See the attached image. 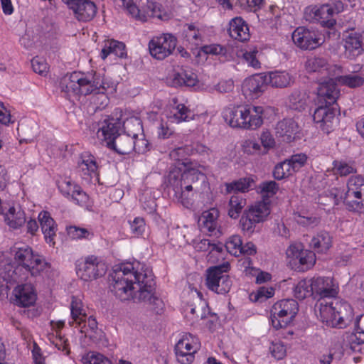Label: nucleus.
<instances>
[{
    "instance_id": "nucleus-60",
    "label": "nucleus",
    "mask_w": 364,
    "mask_h": 364,
    "mask_svg": "<svg viewBox=\"0 0 364 364\" xmlns=\"http://www.w3.org/2000/svg\"><path fill=\"white\" fill-rule=\"evenodd\" d=\"M274 294V288L269 287H261L257 289V291L255 294L254 300L255 301L262 302L264 301H266L267 299L273 296Z\"/></svg>"
},
{
    "instance_id": "nucleus-33",
    "label": "nucleus",
    "mask_w": 364,
    "mask_h": 364,
    "mask_svg": "<svg viewBox=\"0 0 364 364\" xmlns=\"http://www.w3.org/2000/svg\"><path fill=\"white\" fill-rule=\"evenodd\" d=\"M267 85L273 87L284 88L290 86L294 81L293 76L287 71H272L265 73Z\"/></svg>"
},
{
    "instance_id": "nucleus-9",
    "label": "nucleus",
    "mask_w": 364,
    "mask_h": 364,
    "mask_svg": "<svg viewBox=\"0 0 364 364\" xmlns=\"http://www.w3.org/2000/svg\"><path fill=\"white\" fill-rule=\"evenodd\" d=\"M269 214V203L257 202L245 210L240 220V225L243 232L252 234L255 231L257 224L264 222Z\"/></svg>"
},
{
    "instance_id": "nucleus-24",
    "label": "nucleus",
    "mask_w": 364,
    "mask_h": 364,
    "mask_svg": "<svg viewBox=\"0 0 364 364\" xmlns=\"http://www.w3.org/2000/svg\"><path fill=\"white\" fill-rule=\"evenodd\" d=\"M38 218L46 242L50 246H54L55 244L56 232L58 230L57 224L48 211H41L38 214Z\"/></svg>"
},
{
    "instance_id": "nucleus-40",
    "label": "nucleus",
    "mask_w": 364,
    "mask_h": 364,
    "mask_svg": "<svg viewBox=\"0 0 364 364\" xmlns=\"http://www.w3.org/2000/svg\"><path fill=\"white\" fill-rule=\"evenodd\" d=\"M274 306H275L276 310L279 309V312L286 311L287 314V318H284L286 322H291L299 310L298 303L294 299L281 300L275 303Z\"/></svg>"
},
{
    "instance_id": "nucleus-11",
    "label": "nucleus",
    "mask_w": 364,
    "mask_h": 364,
    "mask_svg": "<svg viewBox=\"0 0 364 364\" xmlns=\"http://www.w3.org/2000/svg\"><path fill=\"white\" fill-rule=\"evenodd\" d=\"M107 272V267L99 258L91 255L76 264V272L84 281L95 279L103 276Z\"/></svg>"
},
{
    "instance_id": "nucleus-48",
    "label": "nucleus",
    "mask_w": 364,
    "mask_h": 364,
    "mask_svg": "<svg viewBox=\"0 0 364 364\" xmlns=\"http://www.w3.org/2000/svg\"><path fill=\"white\" fill-rule=\"evenodd\" d=\"M253 182L254 181L250 178H240L237 181L226 183V192L230 193L232 191H240L242 193L248 191Z\"/></svg>"
},
{
    "instance_id": "nucleus-6",
    "label": "nucleus",
    "mask_w": 364,
    "mask_h": 364,
    "mask_svg": "<svg viewBox=\"0 0 364 364\" xmlns=\"http://www.w3.org/2000/svg\"><path fill=\"white\" fill-rule=\"evenodd\" d=\"M346 186L345 193L338 188L330 191L335 204L338 205L342 201L349 211L359 212L364 209V177L361 175L350 176Z\"/></svg>"
},
{
    "instance_id": "nucleus-12",
    "label": "nucleus",
    "mask_w": 364,
    "mask_h": 364,
    "mask_svg": "<svg viewBox=\"0 0 364 364\" xmlns=\"http://www.w3.org/2000/svg\"><path fill=\"white\" fill-rule=\"evenodd\" d=\"M177 43L176 38L170 33L154 37L149 43L151 55L157 60H164L174 50Z\"/></svg>"
},
{
    "instance_id": "nucleus-50",
    "label": "nucleus",
    "mask_w": 364,
    "mask_h": 364,
    "mask_svg": "<svg viewBox=\"0 0 364 364\" xmlns=\"http://www.w3.org/2000/svg\"><path fill=\"white\" fill-rule=\"evenodd\" d=\"M279 309H275V306L273 305L271 309V321L272 326L276 328H282L286 327L290 322H286L284 318H287V314L286 311H281L279 312Z\"/></svg>"
},
{
    "instance_id": "nucleus-43",
    "label": "nucleus",
    "mask_w": 364,
    "mask_h": 364,
    "mask_svg": "<svg viewBox=\"0 0 364 364\" xmlns=\"http://www.w3.org/2000/svg\"><path fill=\"white\" fill-rule=\"evenodd\" d=\"M336 81L350 88H356L364 84V77L355 73L345 75H338L336 73Z\"/></svg>"
},
{
    "instance_id": "nucleus-35",
    "label": "nucleus",
    "mask_w": 364,
    "mask_h": 364,
    "mask_svg": "<svg viewBox=\"0 0 364 364\" xmlns=\"http://www.w3.org/2000/svg\"><path fill=\"white\" fill-rule=\"evenodd\" d=\"M184 172L182 173L180 169L174 168L171 170L166 177V186L171 188L174 192L176 197L181 196L183 194V184L184 179Z\"/></svg>"
},
{
    "instance_id": "nucleus-47",
    "label": "nucleus",
    "mask_w": 364,
    "mask_h": 364,
    "mask_svg": "<svg viewBox=\"0 0 364 364\" xmlns=\"http://www.w3.org/2000/svg\"><path fill=\"white\" fill-rule=\"evenodd\" d=\"M82 323L83 326L81 327L80 332L85 333V336L95 339L101 333L98 331L97 322L94 316H90L87 318L85 317V321H82Z\"/></svg>"
},
{
    "instance_id": "nucleus-3",
    "label": "nucleus",
    "mask_w": 364,
    "mask_h": 364,
    "mask_svg": "<svg viewBox=\"0 0 364 364\" xmlns=\"http://www.w3.org/2000/svg\"><path fill=\"white\" fill-rule=\"evenodd\" d=\"M315 312L317 317L326 326L343 328L353 318V310L350 305L343 300L335 298L329 302L326 300H318Z\"/></svg>"
},
{
    "instance_id": "nucleus-55",
    "label": "nucleus",
    "mask_w": 364,
    "mask_h": 364,
    "mask_svg": "<svg viewBox=\"0 0 364 364\" xmlns=\"http://www.w3.org/2000/svg\"><path fill=\"white\" fill-rule=\"evenodd\" d=\"M289 101L290 108L294 110L301 111L306 105L304 95L299 91L292 92L289 97Z\"/></svg>"
},
{
    "instance_id": "nucleus-17",
    "label": "nucleus",
    "mask_w": 364,
    "mask_h": 364,
    "mask_svg": "<svg viewBox=\"0 0 364 364\" xmlns=\"http://www.w3.org/2000/svg\"><path fill=\"white\" fill-rule=\"evenodd\" d=\"M328 80L320 83L317 91L318 105H338L337 99L339 96V90L337 88L336 75L328 76Z\"/></svg>"
},
{
    "instance_id": "nucleus-13",
    "label": "nucleus",
    "mask_w": 364,
    "mask_h": 364,
    "mask_svg": "<svg viewBox=\"0 0 364 364\" xmlns=\"http://www.w3.org/2000/svg\"><path fill=\"white\" fill-rule=\"evenodd\" d=\"M199 348L196 338L191 334H186L175 346V353L178 363L191 364L193 362L194 354Z\"/></svg>"
},
{
    "instance_id": "nucleus-44",
    "label": "nucleus",
    "mask_w": 364,
    "mask_h": 364,
    "mask_svg": "<svg viewBox=\"0 0 364 364\" xmlns=\"http://www.w3.org/2000/svg\"><path fill=\"white\" fill-rule=\"evenodd\" d=\"M294 296L300 300L314 294L312 278L299 281L294 289Z\"/></svg>"
},
{
    "instance_id": "nucleus-51",
    "label": "nucleus",
    "mask_w": 364,
    "mask_h": 364,
    "mask_svg": "<svg viewBox=\"0 0 364 364\" xmlns=\"http://www.w3.org/2000/svg\"><path fill=\"white\" fill-rule=\"evenodd\" d=\"M294 173L289 163L286 159L274 166L273 176L277 180H282L292 175Z\"/></svg>"
},
{
    "instance_id": "nucleus-64",
    "label": "nucleus",
    "mask_w": 364,
    "mask_h": 364,
    "mask_svg": "<svg viewBox=\"0 0 364 364\" xmlns=\"http://www.w3.org/2000/svg\"><path fill=\"white\" fill-rule=\"evenodd\" d=\"M31 66L33 71L40 75L46 73L48 71V64L40 58H33L31 60Z\"/></svg>"
},
{
    "instance_id": "nucleus-18",
    "label": "nucleus",
    "mask_w": 364,
    "mask_h": 364,
    "mask_svg": "<svg viewBox=\"0 0 364 364\" xmlns=\"http://www.w3.org/2000/svg\"><path fill=\"white\" fill-rule=\"evenodd\" d=\"M313 292L320 296L319 300L336 298L338 285L333 278L317 277L312 278Z\"/></svg>"
},
{
    "instance_id": "nucleus-29",
    "label": "nucleus",
    "mask_w": 364,
    "mask_h": 364,
    "mask_svg": "<svg viewBox=\"0 0 364 364\" xmlns=\"http://www.w3.org/2000/svg\"><path fill=\"white\" fill-rule=\"evenodd\" d=\"M108 148L121 155L129 154L134 149V138L123 132L113 141H109Z\"/></svg>"
},
{
    "instance_id": "nucleus-1",
    "label": "nucleus",
    "mask_w": 364,
    "mask_h": 364,
    "mask_svg": "<svg viewBox=\"0 0 364 364\" xmlns=\"http://www.w3.org/2000/svg\"><path fill=\"white\" fill-rule=\"evenodd\" d=\"M111 291L121 301L147 302L160 307L163 302L155 296L156 283L152 271L139 262L123 263L110 274Z\"/></svg>"
},
{
    "instance_id": "nucleus-10",
    "label": "nucleus",
    "mask_w": 364,
    "mask_h": 364,
    "mask_svg": "<svg viewBox=\"0 0 364 364\" xmlns=\"http://www.w3.org/2000/svg\"><path fill=\"white\" fill-rule=\"evenodd\" d=\"M338 105H318L313 114L314 122L324 133L329 134L338 124Z\"/></svg>"
},
{
    "instance_id": "nucleus-54",
    "label": "nucleus",
    "mask_w": 364,
    "mask_h": 364,
    "mask_svg": "<svg viewBox=\"0 0 364 364\" xmlns=\"http://www.w3.org/2000/svg\"><path fill=\"white\" fill-rule=\"evenodd\" d=\"M258 54L259 51L256 48H250L243 53L242 60L248 66L255 69H259L261 68V63L258 60Z\"/></svg>"
},
{
    "instance_id": "nucleus-25",
    "label": "nucleus",
    "mask_w": 364,
    "mask_h": 364,
    "mask_svg": "<svg viewBox=\"0 0 364 364\" xmlns=\"http://www.w3.org/2000/svg\"><path fill=\"white\" fill-rule=\"evenodd\" d=\"M288 257H291L298 260L302 266V269H308L314 266L316 262L315 253L312 251L304 250L300 245H291L287 249Z\"/></svg>"
},
{
    "instance_id": "nucleus-42",
    "label": "nucleus",
    "mask_w": 364,
    "mask_h": 364,
    "mask_svg": "<svg viewBox=\"0 0 364 364\" xmlns=\"http://www.w3.org/2000/svg\"><path fill=\"white\" fill-rule=\"evenodd\" d=\"M246 205V200L240 195L234 194L229 201L228 215L233 219L237 218Z\"/></svg>"
},
{
    "instance_id": "nucleus-46",
    "label": "nucleus",
    "mask_w": 364,
    "mask_h": 364,
    "mask_svg": "<svg viewBox=\"0 0 364 364\" xmlns=\"http://www.w3.org/2000/svg\"><path fill=\"white\" fill-rule=\"evenodd\" d=\"M191 154H193V149L191 146L186 145L177 147L171 151L169 156L171 159L186 166L188 164V157Z\"/></svg>"
},
{
    "instance_id": "nucleus-41",
    "label": "nucleus",
    "mask_w": 364,
    "mask_h": 364,
    "mask_svg": "<svg viewBox=\"0 0 364 364\" xmlns=\"http://www.w3.org/2000/svg\"><path fill=\"white\" fill-rule=\"evenodd\" d=\"M191 114L190 109L183 104H179L173 108L167 117L170 122L178 124L191 119Z\"/></svg>"
},
{
    "instance_id": "nucleus-39",
    "label": "nucleus",
    "mask_w": 364,
    "mask_h": 364,
    "mask_svg": "<svg viewBox=\"0 0 364 364\" xmlns=\"http://www.w3.org/2000/svg\"><path fill=\"white\" fill-rule=\"evenodd\" d=\"M110 54H114L120 58H125L127 51L124 43L114 40L108 41L102 49L100 56L105 60Z\"/></svg>"
},
{
    "instance_id": "nucleus-28",
    "label": "nucleus",
    "mask_w": 364,
    "mask_h": 364,
    "mask_svg": "<svg viewBox=\"0 0 364 364\" xmlns=\"http://www.w3.org/2000/svg\"><path fill=\"white\" fill-rule=\"evenodd\" d=\"M228 25V32L232 38L241 42L249 40V27L241 17L232 18Z\"/></svg>"
},
{
    "instance_id": "nucleus-7",
    "label": "nucleus",
    "mask_w": 364,
    "mask_h": 364,
    "mask_svg": "<svg viewBox=\"0 0 364 364\" xmlns=\"http://www.w3.org/2000/svg\"><path fill=\"white\" fill-rule=\"evenodd\" d=\"M344 10V4L341 1L321 6H309L306 8L304 18L313 23H319L323 27L331 28L336 24V14Z\"/></svg>"
},
{
    "instance_id": "nucleus-61",
    "label": "nucleus",
    "mask_w": 364,
    "mask_h": 364,
    "mask_svg": "<svg viewBox=\"0 0 364 364\" xmlns=\"http://www.w3.org/2000/svg\"><path fill=\"white\" fill-rule=\"evenodd\" d=\"M132 232L135 236H139L143 234L145 230V221L143 218L136 217L130 223Z\"/></svg>"
},
{
    "instance_id": "nucleus-37",
    "label": "nucleus",
    "mask_w": 364,
    "mask_h": 364,
    "mask_svg": "<svg viewBox=\"0 0 364 364\" xmlns=\"http://www.w3.org/2000/svg\"><path fill=\"white\" fill-rule=\"evenodd\" d=\"M332 245V237L330 234L325 230H321L314 235L311 242L310 246L317 252H326Z\"/></svg>"
},
{
    "instance_id": "nucleus-4",
    "label": "nucleus",
    "mask_w": 364,
    "mask_h": 364,
    "mask_svg": "<svg viewBox=\"0 0 364 364\" xmlns=\"http://www.w3.org/2000/svg\"><path fill=\"white\" fill-rule=\"evenodd\" d=\"M14 259L18 267L12 270V267L8 265V273L1 272L0 274L4 280L16 282L18 279L16 277V270L21 267L31 276H37L43 272L48 266V264L44 259L38 255H34L32 249L28 245H23L21 247H14Z\"/></svg>"
},
{
    "instance_id": "nucleus-34",
    "label": "nucleus",
    "mask_w": 364,
    "mask_h": 364,
    "mask_svg": "<svg viewBox=\"0 0 364 364\" xmlns=\"http://www.w3.org/2000/svg\"><path fill=\"white\" fill-rule=\"evenodd\" d=\"M344 46L351 56H358L364 50V37L360 33L351 32L346 37Z\"/></svg>"
},
{
    "instance_id": "nucleus-57",
    "label": "nucleus",
    "mask_w": 364,
    "mask_h": 364,
    "mask_svg": "<svg viewBox=\"0 0 364 364\" xmlns=\"http://www.w3.org/2000/svg\"><path fill=\"white\" fill-rule=\"evenodd\" d=\"M308 156L306 154L300 153L292 155L289 159H287L291 167V169L295 173L298 171L301 167L304 166L306 164Z\"/></svg>"
},
{
    "instance_id": "nucleus-16",
    "label": "nucleus",
    "mask_w": 364,
    "mask_h": 364,
    "mask_svg": "<svg viewBox=\"0 0 364 364\" xmlns=\"http://www.w3.org/2000/svg\"><path fill=\"white\" fill-rule=\"evenodd\" d=\"M5 223L13 230L21 228L26 222V213L19 205L8 203L0 208Z\"/></svg>"
},
{
    "instance_id": "nucleus-59",
    "label": "nucleus",
    "mask_w": 364,
    "mask_h": 364,
    "mask_svg": "<svg viewBox=\"0 0 364 364\" xmlns=\"http://www.w3.org/2000/svg\"><path fill=\"white\" fill-rule=\"evenodd\" d=\"M260 192L263 197H272L279 189L278 184L274 181H264L259 186Z\"/></svg>"
},
{
    "instance_id": "nucleus-15",
    "label": "nucleus",
    "mask_w": 364,
    "mask_h": 364,
    "mask_svg": "<svg viewBox=\"0 0 364 364\" xmlns=\"http://www.w3.org/2000/svg\"><path fill=\"white\" fill-rule=\"evenodd\" d=\"M294 44L303 50H313L322 44V38L315 31L305 27H298L292 33Z\"/></svg>"
},
{
    "instance_id": "nucleus-31",
    "label": "nucleus",
    "mask_w": 364,
    "mask_h": 364,
    "mask_svg": "<svg viewBox=\"0 0 364 364\" xmlns=\"http://www.w3.org/2000/svg\"><path fill=\"white\" fill-rule=\"evenodd\" d=\"M171 81L173 86L193 87L196 85L198 77L191 69L181 68L178 70H174L171 75Z\"/></svg>"
},
{
    "instance_id": "nucleus-52",
    "label": "nucleus",
    "mask_w": 364,
    "mask_h": 364,
    "mask_svg": "<svg viewBox=\"0 0 364 364\" xmlns=\"http://www.w3.org/2000/svg\"><path fill=\"white\" fill-rule=\"evenodd\" d=\"M242 242L240 236L235 235L228 238L225 247L230 254L239 257L241 255Z\"/></svg>"
},
{
    "instance_id": "nucleus-63",
    "label": "nucleus",
    "mask_w": 364,
    "mask_h": 364,
    "mask_svg": "<svg viewBox=\"0 0 364 364\" xmlns=\"http://www.w3.org/2000/svg\"><path fill=\"white\" fill-rule=\"evenodd\" d=\"M244 152L248 154H259L262 152L260 144L253 140H246L242 145Z\"/></svg>"
},
{
    "instance_id": "nucleus-45",
    "label": "nucleus",
    "mask_w": 364,
    "mask_h": 364,
    "mask_svg": "<svg viewBox=\"0 0 364 364\" xmlns=\"http://www.w3.org/2000/svg\"><path fill=\"white\" fill-rule=\"evenodd\" d=\"M332 171L334 175L341 177L347 176L357 171L353 164L348 163L343 160H334L332 163Z\"/></svg>"
},
{
    "instance_id": "nucleus-32",
    "label": "nucleus",
    "mask_w": 364,
    "mask_h": 364,
    "mask_svg": "<svg viewBox=\"0 0 364 364\" xmlns=\"http://www.w3.org/2000/svg\"><path fill=\"white\" fill-rule=\"evenodd\" d=\"M75 17L80 21H89L97 14V6L91 0H83L71 9Z\"/></svg>"
},
{
    "instance_id": "nucleus-36",
    "label": "nucleus",
    "mask_w": 364,
    "mask_h": 364,
    "mask_svg": "<svg viewBox=\"0 0 364 364\" xmlns=\"http://www.w3.org/2000/svg\"><path fill=\"white\" fill-rule=\"evenodd\" d=\"M70 314L72 321H69V324L71 326H73L74 324H76V326H80L82 321H85V317H87L82 301L75 296H73L71 299Z\"/></svg>"
},
{
    "instance_id": "nucleus-30",
    "label": "nucleus",
    "mask_w": 364,
    "mask_h": 364,
    "mask_svg": "<svg viewBox=\"0 0 364 364\" xmlns=\"http://www.w3.org/2000/svg\"><path fill=\"white\" fill-rule=\"evenodd\" d=\"M15 304L19 306L28 307L36 301V294L31 285L18 286L14 290Z\"/></svg>"
},
{
    "instance_id": "nucleus-21",
    "label": "nucleus",
    "mask_w": 364,
    "mask_h": 364,
    "mask_svg": "<svg viewBox=\"0 0 364 364\" xmlns=\"http://www.w3.org/2000/svg\"><path fill=\"white\" fill-rule=\"evenodd\" d=\"M184 179L183 184V194L181 196L176 197L181 200V203L184 206L190 205V198L193 196V191L195 188L193 183L197 181L202 179L204 180V175L194 169L188 170L184 171Z\"/></svg>"
},
{
    "instance_id": "nucleus-2",
    "label": "nucleus",
    "mask_w": 364,
    "mask_h": 364,
    "mask_svg": "<svg viewBox=\"0 0 364 364\" xmlns=\"http://www.w3.org/2000/svg\"><path fill=\"white\" fill-rule=\"evenodd\" d=\"M60 87L69 97L79 99L82 95H104L109 85L105 82L102 74L91 70L70 73L63 79Z\"/></svg>"
},
{
    "instance_id": "nucleus-62",
    "label": "nucleus",
    "mask_w": 364,
    "mask_h": 364,
    "mask_svg": "<svg viewBox=\"0 0 364 364\" xmlns=\"http://www.w3.org/2000/svg\"><path fill=\"white\" fill-rule=\"evenodd\" d=\"M269 352L274 358L281 360L286 355V348L282 343H272L269 346Z\"/></svg>"
},
{
    "instance_id": "nucleus-56",
    "label": "nucleus",
    "mask_w": 364,
    "mask_h": 364,
    "mask_svg": "<svg viewBox=\"0 0 364 364\" xmlns=\"http://www.w3.org/2000/svg\"><path fill=\"white\" fill-rule=\"evenodd\" d=\"M85 364H112L104 355L97 352H90L83 358Z\"/></svg>"
},
{
    "instance_id": "nucleus-5",
    "label": "nucleus",
    "mask_w": 364,
    "mask_h": 364,
    "mask_svg": "<svg viewBox=\"0 0 364 364\" xmlns=\"http://www.w3.org/2000/svg\"><path fill=\"white\" fill-rule=\"evenodd\" d=\"M264 109L261 106H238L225 110V121L233 128L256 129L263 123Z\"/></svg>"
},
{
    "instance_id": "nucleus-14",
    "label": "nucleus",
    "mask_w": 364,
    "mask_h": 364,
    "mask_svg": "<svg viewBox=\"0 0 364 364\" xmlns=\"http://www.w3.org/2000/svg\"><path fill=\"white\" fill-rule=\"evenodd\" d=\"M58 189L62 195L81 207L89 205V196L82 188L70 178L58 182Z\"/></svg>"
},
{
    "instance_id": "nucleus-26",
    "label": "nucleus",
    "mask_w": 364,
    "mask_h": 364,
    "mask_svg": "<svg viewBox=\"0 0 364 364\" xmlns=\"http://www.w3.org/2000/svg\"><path fill=\"white\" fill-rule=\"evenodd\" d=\"M77 168L82 178L98 176L99 166L96 158L88 152H84L80 155Z\"/></svg>"
},
{
    "instance_id": "nucleus-49",
    "label": "nucleus",
    "mask_w": 364,
    "mask_h": 364,
    "mask_svg": "<svg viewBox=\"0 0 364 364\" xmlns=\"http://www.w3.org/2000/svg\"><path fill=\"white\" fill-rule=\"evenodd\" d=\"M183 36L188 42L195 46H198L202 41V36L199 29L193 23L186 26Z\"/></svg>"
},
{
    "instance_id": "nucleus-20",
    "label": "nucleus",
    "mask_w": 364,
    "mask_h": 364,
    "mask_svg": "<svg viewBox=\"0 0 364 364\" xmlns=\"http://www.w3.org/2000/svg\"><path fill=\"white\" fill-rule=\"evenodd\" d=\"M305 69L308 73H320L326 76H334L340 68L336 65L328 63L326 58L320 56H312L306 59Z\"/></svg>"
},
{
    "instance_id": "nucleus-38",
    "label": "nucleus",
    "mask_w": 364,
    "mask_h": 364,
    "mask_svg": "<svg viewBox=\"0 0 364 364\" xmlns=\"http://www.w3.org/2000/svg\"><path fill=\"white\" fill-rule=\"evenodd\" d=\"M124 132L132 137L143 136L142 122L139 117L131 116L122 122Z\"/></svg>"
},
{
    "instance_id": "nucleus-19",
    "label": "nucleus",
    "mask_w": 364,
    "mask_h": 364,
    "mask_svg": "<svg viewBox=\"0 0 364 364\" xmlns=\"http://www.w3.org/2000/svg\"><path fill=\"white\" fill-rule=\"evenodd\" d=\"M276 136L284 142H291L299 133V126L292 118H284L275 126Z\"/></svg>"
},
{
    "instance_id": "nucleus-53",
    "label": "nucleus",
    "mask_w": 364,
    "mask_h": 364,
    "mask_svg": "<svg viewBox=\"0 0 364 364\" xmlns=\"http://www.w3.org/2000/svg\"><path fill=\"white\" fill-rule=\"evenodd\" d=\"M294 219L296 223L307 228H314L320 223V218L316 216H305L301 213H296L294 215Z\"/></svg>"
},
{
    "instance_id": "nucleus-27",
    "label": "nucleus",
    "mask_w": 364,
    "mask_h": 364,
    "mask_svg": "<svg viewBox=\"0 0 364 364\" xmlns=\"http://www.w3.org/2000/svg\"><path fill=\"white\" fill-rule=\"evenodd\" d=\"M219 212L215 208H212L208 211H205L202 214L201 229L210 236L219 237L221 234L219 227L218 218Z\"/></svg>"
},
{
    "instance_id": "nucleus-23",
    "label": "nucleus",
    "mask_w": 364,
    "mask_h": 364,
    "mask_svg": "<svg viewBox=\"0 0 364 364\" xmlns=\"http://www.w3.org/2000/svg\"><path fill=\"white\" fill-rule=\"evenodd\" d=\"M267 85L264 73L257 74L245 79L242 84V90L252 98H257L264 92Z\"/></svg>"
},
{
    "instance_id": "nucleus-22",
    "label": "nucleus",
    "mask_w": 364,
    "mask_h": 364,
    "mask_svg": "<svg viewBox=\"0 0 364 364\" xmlns=\"http://www.w3.org/2000/svg\"><path fill=\"white\" fill-rule=\"evenodd\" d=\"M121 129L122 121L119 118L108 117L101 122L97 134L99 136H102L107 146L109 141H113L120 134Z\"/></svg>"
},
{
    "instance_id": "nucleus-58",
    "label": "nucleus",
    "mask_w": 364,
    "mask_h": 364,
    "mask_svg": "<svg viewBox=\"0 0 364 364\" xmlns=\"http://www.w3.org/2000/svg\"><path fill=\"white\" fill-rule=\"evenodd\" d=\"M68 234L73 239H89L93 236V233L86 228L70 226L68 228Z\"/></svg>"
},
{
    "instance_id": "nucleus-8",
    "label": "nucleus",
    "mask_w": 364,
    "mask_h": 364,
    "mask_svg": "<svg viewBox=\"0 0 364 364\" xmlns=\"http://www.w3.org/2000/svg\"><path fill=\"white\" fill-rule=\"evenodd\" d=\"M229 269L230 264L228 262L208 268L205 279L208 289L218 294L228 293L232 286L230 278L226 274Z\"/></svg>"
}]
</instances>
